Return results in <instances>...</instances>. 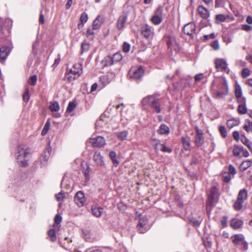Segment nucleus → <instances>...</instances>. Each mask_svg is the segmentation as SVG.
Segmentation results:
<instances>
[{
  "label": "nucleus",
  "instance_id": "f257e3e1",
  "mask_svg": "<svg viewBox=\"0 0 252 252\" xmlns=\"http://www.w3.org/2000/svg\"><path fill=\"white\" fill-rule=\"evenodd\" d=\"M30 150L26 145H19L15 153L16 160L18 164L21 166H26L28 164V156Z\"/></svg>",
  "mask_w": 252,
  "mask_h": 252
},
{
  "label": "nucleus",
  "instance_id": "f03ea898",
  "mask_svg": "<svg viewBox=\"0 0 252 252\" xmlns=\"http://www.w3.org/2000/svg\"><path fill=\"white\" fill-rule=\"evenodd\" d=\"M142 104L145 109H146L149 107H151L158 113H160L161 111L159 105L158 103V100L153 95L148 96L144 98L142 101Z\"/></svg>",
  "mask_w": 252,
  "mask_h": 252
},
{
  "label": "nucleus",
  "instance_id": "7ed1b4c3",
  "mask_svg": "<svg viewBox=\"0 0 252 252\" xmlns=\"http://www.w3.org/2000/svg\"><path fill=\"white\" fill-rule=\"evenodd\" d=\"M228 91L226 80L223 78L222 82L218 84L217 89L213 91V96L215 98H223Z\"/></svg>",
  "mask_w": 252,
  "mask_h": 252
},
{
  "label": "nucleus",
  "instance_id": "20e7f679",
  "mask_svg": "<svg viewBox=\"0 0 252 252\" xmlns=\"http://www.w3.org/2000/svg\"><path fill=\"white\" fill-rule=\"evenodd\" d=\"M218 198L219 194L218 189L215 187L211 188L208 195L207 209L208 210L209 206L211 207L214 206L218 202Z\"/></svg>",
  "mask_w": 252,
  "mask_h": 252
},
{
  "label": "nucleus",
  "instance_id": "39448f33",
  "mask_svg": "<svg viewBox=\"0 0 252 252\" xmlns=\"http://www.w3.org/2000/svg\"><path fill=\"white\" fill-rule=\"evenodd\" d=\"M247 197L248 192L247 190L245 189H241L238 193L237 200L233 205L234 209L237 211L241 209L243 204Z\"/></svg>",
  "mask_w": 252,
  "mask_h": 252
},
{
  "label": "nucleus",
  "instance_id": "423d86ee",
  "mask_svg": "<svg viewBox=\"0 0 252 252\" xmlns=\"http://www.w3.org/2000/svg\"><path fill=\"white\" fill-rule=\"evenodd\" d=\"M128 14L129 11L125 10L119 16L116 22V27L119 31H122L124 29L127 20Z\"/></svg>",
  "mask_w": 252,
  "mask_h": 252
},
{
  "label": "nucleus",
  "instance_id": "0eeeda50",
  "mask_svg": "<svg viewBox=\"0 0 252 252\" xmlns=\"http://www.w3.org/2000/svg\"><path fill=\"white\" fill-rule=\"evenodd\" d=\"M166 38L168 47L170 49V51L172 52H174L175 53L179 52L180 47L175 37L171 35H168Z\"/></svg>",
  "mask_w": 252,
  "mask_h": 252
},
{
  "label": "nucleus",
  "instance_id": "6e6552de",
  "mask_svg": "<svg viewBox=\"0 0 252 252\" xmlns=\"http://www.w3.org/2000/svg\"><path fill=\"white\" fill-rule=\"evenodd\" d=\"M162 21V10L161 7H158L155 12L154 14L151 18L152 23L155 25L160 24Z\"/></svg>",
  "mask_w": 252,
  "mask_h": 252
},
{
  "label": "nucleus",
  "instance_id": "1a4fd4ad",
  "mask_svg": "<svg viewBox=\"0 0 252 252\" xmlns=\"http://www.w3.org/2000/svg\"><path fill=\"white\" fill-rule=\"evenodd\" d=\"M231 239L234 244L239 245L241 243H243L244 244L245 249L248 248V243L245 240V237L243 234L234 235L231 237Z\"/></svg>",
  "mask_w": 252,
  "mask_h": 252
},
{
  "label": "nucleus",
  "instance_id": "9d476101",
  "mask_svg": "<svg viewBox=\"0 0 252 252\" xmlns=\"http://www.w3.org/2000/svg\"><path fill=\"white\" fill-rule=\"evenodd\" d=\"M141 32L142 34L147 38H152L154 34V28L147 24L142 26Z\"/></svg>",
  "mask_w": 252,
  "mask_h": 252
},
{
  "label": "nucleus",
  "instance_id": "9b49d317",
  "mask_svg": "<svg viewBox=\"0 0 252 252\" xmlns=\"http://www.w3.org/2000/svg\"><path fill=\"white\" fill-rule=\"evenodd\" d=\"M144 71L141 66L136 69L130 70L129 72V76L134 79H140L144 75Z\"/></svg>",
  "mask_w": 252,
  "mask_h": 252
},
{
  "label": "nucleus",
  "instance_id": "f8f14e48",
  "mask_svg": "<svg viewBox=\"0 0 252 252\" xmlns=\"http://www.w3.org/2000/svg\"><path fill=\"white\" fill-rule=\"evenodd\" d=\"M216 67L217 69L221 71H225L227 73L229 72V69L227 67V63L225 60L223 59H217L215 60Z\"/></svg>",
  "mask_w": 252,
  "mask_h": 252
},
{
  "label": "nucleus",
  "instance_id": "ddd939ff",
  "mask_svg": "<svg viewBox=\"0 0 252 252\" xmlns=\"http://www.w3.org/2000/svg\"><path fill=\"white\" fill-rule=\"evenodd\" d=\"M90 142L94 147H102L105 144V140L102 136H96L91 138Z\"/></svg>",
  "mask_w": 252,
  "mask_h": 252
},
{
  "label": "nucleus",
  "instance_id": "4468645a",
  "mask_svg": "<svg viewBox=\"0 0 252 252\" xmlns=\"http://www.w3.org/2000/svg\"><path fill=\"white\" fill-rule=\"evenodd\" d=\"M74 200L78 207L83 206L86 201L84 193L81 191H78L74 196Z\"/></svg>",
  "mask_w": 252,
  "mask_h": 252
},
{
  "label": "nucleus",
  "instance_id": "2eb2a0df",
  "mask_svg": "<svg viewBox=\"0 0 252 252\" xmlns=\"http://www.w3.org/2000/svg\"><path fill=\"white\" fill-rule=\"evenodd\" d=\"M147 223V219L146 218H141L139 219L137 228L140 233H144L147 231L149 228Z\"/></svg>",
  "mask_w": 252,
  "mask_h": 252
},
{
  "label": "nucleus",
  "instance_id": "dca6fc26",
  "mask_svg": "<svg viewBox=\"0 0 252 252\" xmlns=\"http://www.w3.org/2000/svg\"><path fill=\"white\" fill-rule=\"evenodd\" d=\"M239 106L237 108L238 112L241 114H245L247 112V108L246 105V98H241L238 100Z\"/></svg>",
  "mask_w": 252,
  "mask_h": 252
},
{
  "label": "nucleus",
  "instance_id": "f3484780",
  "mask_svg": "<svg viewBox=\"0 0 252 252\" xmlns=\"http://www.w3.org/2000/svg\"><path fill=\"white\" fill-rule=\"evenodd\" d=\"M195 31V26L193 23L186 24L183 28L184 33L187 35H192Z\"/></svg>",
  "mask_w": 252,
  "mask_h": 252
},
{
  "label": "nucleus",
  "instance_id": "a211bd4d",
  "mask_svg": "<svg viewBox=\"0 0 252 252\" xmlns=\"http://www.w3.org/2000/svg\"><path fill=\"white\" fill-rule=\"evenodd\" d=\"M92 214L97 218L100 217L103 213V208L96 205H93L92 206Z\"/></svg>",
  "mask_w": 252,
  "mask_h": 252
},
{
  "label": "nucleus",
  "instance_id": "6ab92c4d",
  "mask_svg": "<svg viewBox=\"0 0 252 252\" xmlns=\"http://www.w3.org/2000/svg\"><path fill=\"white\" fill-rule=\"evenodd\" d=\"M80 75V73H78V72L70 69L69 72L66 73L65 76L69 82H71L78 78Z\"/></svg>",
  "mask_w": 252,
  "mask_h": 252
},
{
  "label": "nucleus",
  "instance_id": "aec40b11",
  "mask_svg": "<svg viewBox=\"0 0 252 252\" xmlns=\"http://www.w3.org/2000/svg\"><path fill=\"white\" fill-rule=\"evenodd\" d=\"M199 15L203 19H207L210 16L209 10L202 5H199L197 8Z\"/></svg>",
  "mask_w": 252,
  "mask_h": 252
},
{
  "label": "nucleus",
  "instance_id": "412c9836",
  "mask_svg": "<svg viewBox=\"0 0 252 252\" xmlns=\"http://www.w3.org/2000/svg\"><path fill=\"white\" fill-rule=\"evenodd\" d=\"M93 160L96 164L99 166H102L104 164L103 158L99 152L96 151L94 153L93 156Z\"/></svg>",
  "mask_w": 252,
  "mask_h": 252
},
{
  "label": "nucleus",
  "instance_id": "4be33fe9",
  "mask_svg": "<svg viewBox=\"0 0 252 252\" xmlns=\"http://www.w3.org/2000/svg\"><path fill=\"white\" fill-rule=\"evenodd\" d=\"M10 51L7 46H3L0 48V60L2 62L5 60Z\"/></svg>",
  "mask_w": 252,
  "mask_h": 252
},
{
  "label": "nucleus",
  "instance_id": "5701e85b",
  "mask_svg": "<svg viewBox=\"0 0 252 252\" xmlns=\"http://www.w3.org/2000/svg\"><path fill=\"white\" fill-rule=\"evenodd\" d=\"M182 143L184 149L186 151H189L190 148V140L189 137H183L182 138Z\"/></svg>",
  "mask_w": 252,
  "mask_h": 252
},
{
  "label": "nucleus",
  "instance_id": "b1692460",
  "mask_svg": "<svg viewBox=\"0 0 252 252\" xmlns=\"http://www.w3.org/2000/svg\"><path fill=\"white\" fill-rule=\"evenodd\" d=\"M155 150H159L163 152H167V153H171L172 152V149L167 147L165 145L162 144L158 143L155 145Z\"/></svg>",
  "mask_w": 252,
  "mask_h": 252
},
{
  "label": "nucleus",
  "instance_id": "393cba45",
  "mask_svg": "<svg viewBox=\"0 0 252 252\" xmlns=\"http://www.w3.org/2000/svg\"><path fill=\"white\" fill-rule=\"evenodd\" d=\"M59 230V229H55L54 227L48 230V236L51 241L55 242L56 240L57 237L56 236V233Z\"/></svg>",
  "mask_w": 252,
  "mask_h": 252
},
{
  "label": "nucleus",
  "instance_id": "a878e982",
  "mask_svg": "<svg viewBox=\"0 0 252 252\" xmlns=\"http://www.w3.org/2000/svg\"><path fill=\"white\" fill-rule=\"evenodd\" d=\"M252 165V161L250 160H246L244 161L240 165L239 169L241 171H244L247 169Z\"/></svg>",
  "mask_w": 252,
  "mask_h": 252
},
{
  "label": "nucleus",
  "instance_id": "bb28decb",
  "mask_svg": "<svg viewBox=\"0 0 252 252\" xmlns=\"http://www.w3.org/2000/svg\"><path fill=\"white\" fill-rule=\"evenodd\" d=\"M243 224V221L237 219L232 220L230 225L234 229H238L240 228Z\"/></svg>",
  "mask_w": 252,
  "mask_h": 252
},
{
  "label": "nucleus",
  "instance_id": "cd10ccee",
  "mask_svg": "<svg viewBox=\"0 0 252 252\" xmlns=\"http://www.w3.org/2000/svg\"><path fill=\"white\" fill-rule=\"evenodd\" d=\"M102 24V20L101 19L100 16H97V18L94 21L92 28L93 30H97L98 29Z\"/></svg>",
  "mask_w": 252,
  "mask_h": 252
},
{
  "label": "nucleus",
  "instance_id": "c85d7f7f",
  "mask_svg": "<svg viewBox=\"0 0 252 252\" xmlns=\"http://www.w3.org/2000/svg\"><path fill=\"white\" fill-rule=\"evenodd\" d=\"M99 81L103 87L106 86L111 81L108 75H103L100 77Z\"/></svg>",
  "mask_w": 252,
  "mask_h": 252
},
{
  "label": "nucleus",
  "instance_id": "c756f323",
  "mask_svg": "<svg viewBox=\"0 0 252 252\" xmlns=\"http://www.w3.org/2000/svg\"><path fill=\"white\" fill-rule=\"evenodd\" d=\"M49 151H48V153H45L40 158V164L42 166H44L47 164V161L49 159Z\"/></svg>",
  "mask_w": 252,
  "mask_h": 252
},
{
  "label": "nucleus",
  "instance_id": "7c9ffc66",
  "mask_svg": "<svg viewBox=\"0 0 252 252\" xmlns=\"http://www.w3.org/2000/svg\"><path fill=\"white\" fill-rule=\"evenodd\" d=\"M62 217L59 215H56L54 218V224L53 226L55 229H59L60 227V223L62 221Z\"/></svg>",
  "mask_w": 252,
  "mask_h": 252
},
{
  "label": "nucleus",
  "instance_id": "2f4dec72",
  "mask_svg": "<svg viewBox=\"0 0 252 252\" xmlns=\"http://www.w3.org/2000/svg\"><path fill=\"white\" fill-rule=\"evenodd\" d=\"M194 143L197 147H200L204 143L203 135H195Z\"/></svg>",
  "mask_w": 252,
  "mask_h": 252
},
{
  "label": "nucleus",
  "instance_id": "473e14b6",
  "mask_svg": "<svg viewBox=\"0 0 252 252\" xmlns=\"http://www.w3.org/2000/svg\"><path fill=\"white\" fill-rule=\"evenodd\" d=\"M235 96L237 98L238 100L240 99L241 98H245L244 97H242V89H241V86L238 84H236L235 86Z\"/></svg>",
  "mask_w": 252,
  "mask_h": 252
},
{
  "label": "nucleus",
  "instance_id": "72a5a7b5",
  "mask_svg": "<svg viewBox=\"0 0 252 252\" xmlns=\"http://www.w3.org/2000/svg\"><path fill=\"white\" fill-rule=\"evenodd\" d=\"M169 131V127L165 125H161L158 130V132L161 134L167 135Z\"/></svg>",
  "mask_w": 252,
  "mask_h": 252
},
{
  "label": "nucleus",
  "instance_id": "f704fd0d",
  "mask_svg": "<svg viewBox=\"0 0 252 252\" xmlns=\"http://www.w3.org/2000/svg\"><path fill=\"white\" fill-rule=\"evenodd\" d=\"M127 134L128 132L127 131H123L116 133L117 137L122 141L125 140L126 139Z\"/></svg>",
  "mask_w": 252,
  "mask_h": 252
},
{
  "label": "nucleus",
  "instance_id": "c9c22d12",
  "mask_svg": "<svg viewBox=\"0 0 252 252\" xmlns=\"http://www.w3.org/2000/svg\"><path fill=\"white\" fill-rule=\"evenodd\" d=\"M49 108L51 111L57 112L59 110L60 106L57 102L51 103L50 105Z\"/></svg>",
  "mask_w": 252,
  "mask_h": 252
},
{
  "label": "nucleus",
  "instance_id": "e433bc0d",
  "mask_svg": "<svg viewBox=\"0 0 252 252\" xmlns=\"http://www.w3.org/2000/svg\"><path fill=\"white\" fill-rule=\"evenodd\" d=\"M244 128L247 132L252 133V122L248 121L244 125Z\"/></svg>",
  "mask_w": 252,
  "mask_h": 252
},
{
  "label": "nucleus",
  "instance_id": "4c0bfd02",
  "mask_svg": "<svg viewBox=\"0 0 252 252\" xmlns=\"http://www.w3.org/2000/svg\"><path fill=\"white\" fill-rule=\"evenodd\" d=\"M242 150L243 149L237 146H234L233 149V154L235 156H239Z\"/></svg>",
  "mask_w": 252,
  "mask_h": 252
},
{
  "label": "nucleus",
  "instance_id": "58836bf2",
  "mask_svg": "<svg viewBox=\"0 0 252 252\" xmlns=\"http://www.w3.org/2000/svg\"><path fill=\"white\" fill-rule=\"evenodd\" d=\"M189 220L190 222L192 223V224L194 225L198 226L199 225L201 222V220H197L196 218H194L193 217H189Z\"/></svg>",
  "mask_w": 252,
  "mask_h": 252
},
{
  "label": "nucleus",
  "instance_id": "ea45409f",
  "mask_svg": "<svg viewBox=\"0 0 252 252\" xmlns=\"http://www.w3.org/2000/svg\"><path fill=\"white\" fill-rule=\"evenodd\" d=\"M112 57L115 63L118 62L122 59V56L120 53H116Z\"/></svg>",
  "mask_w": 252,
  "mask_h": 252
},
{
  "label": "nucleus",
  "instance_id": "a19ab883",
  "mask_svg": "<svg viewBox=\"0 0 252 252\" xmlns=\"http://www.w3.org/2000/svg\"><path fill=\"white\" fill-rule=\"evenodd\" d=\"M50 127V123L49 122H47L44 126L41 131V134L42 135H45L47 133L48 131L49 130Z\"/></svg>",
  "mask_w": 252,
  "mask_h": 252
},
{
  "label": "nucleus",
  "instance_id": "79ce46f5",
  "mask_svg": "<svg viewBox=\"0 0 252 252\" xmlns=\"http://www.w3.org/2000/svg\"><path fill=\"white\" fill-rule=\"evenodd\" d=\"M23 98L24 101L25 102H27L29 101L30 98V94H29V90L27 87L25 88V92L23 94Z\"/></svg>",
  "mask_w": 252,
  "mask_h": 252
},
{
  "label": "nucleus",
  "instance_id": "37998d69",
  "mask_svg": "<svg viewBox=\"0 0 252 252\" xmlns=\"http://www.w3.org/2000/svg\"><path fill=\"white\" fill-rule=\"evenodd\" d=\"M238 125V122L234 120H229L227 121V126L231 128Z\"/></svg>",
  "mask_w": 252,
  "mask_h": 252
},
{
  "label": "nucleus",
  "instance_id": "c03bdc74",
  "mask_svg": "<svg viewBox=\"0 0 252 252\" xmlns=\"http://www.w3.org/2000/svg\"><path fill=\"white\" fill-rule=\"evenodd\" d=\"M89 47L90 46L88 43L86 42H82L81 44V53H83L88 51Z\"/></svg>",
  "mask_w": 252,
  "mask_h": 252
},
{
  "label": "nucleus",
  "instance_id": "a18cd8bd",
  "mask_svg": "<svg viewBox=\"0 0 252 252\" xmlns=\"http://www.w3.org/2000/svg\"><path fill=\"white\" fill-rule=\"evenodd\" d=\"M105 65L110 66L115 63L114 61H113V58L111 56H108L105 58Z\"/></svg>",
  "mask_w": 252,
  "mask_h": 252
},
{
  "label": "nucleus",
  "instance_id": "49530a36",
  "mask_svg": "<svg viewBox=\"0 0 252 252\" xmlns=\"http://www.w3.org/2000/svg\"><path fill=\"white\" fill-rule=\"evenodd\" d=\"M88 19V14L86 12H83L80 18V22L82 23H85L87 22Z\"/></svg>",
  "mask_w": 252,
  "mask_h": 252
},
{
  "label": "nucleus",
  "instance_id": "de8ad7c7",
  "mask_svg": "<svg viewBox=\"0 0 252 252\" xmlns=\"http://www.w3.org/2000/svg\"><path fill=\"white\" fill-rule=\"evenodd\" d=\"M76 105L75 103L73 102H70L68 105V106L66 109V112L70 113L75 108Z\"/></svg>",
  "mask_w": 252,
  "mask_h": 252
},
{
  "label": "nucleus",
  "instance_id": "09e8293b",
  "mask_svg": "<svg viewBox=\"0 0 252 252\" xmlns=\"http://www.w3.org/2000/svg\"><path fill=\"white\" fill-rule=\"evenodd\" d=\"M94 33L93 32V30L91 29H88L86 33V36L89 38V39L92 40L94 37Z\"/></svg>",
  "mask_w": 252,
  "mask_h": 252
},
{
  "label": "nucleus",
  "instance_id": "8fccbe9b",
  "mask_svg": "<svg viewBox=\"0 0 252 252\" xmlns=\"http://www.w3.org/2000/svg\"><path fill=\"white\" fill-rule=\"evenodd\" d=\"M71 69L78 72V73H80V71L82 70V65L80 63H75Z\"/></svg>",
  "mask_w": 252,
  "mask_h": 252
},
{
  "label": "nucleus",
  "instance_id": "3c124183",
  "mask_svg": "<svg viewBox=\"0 0 252 252\" xmlns=\"http://www.w3.org/2000/svg\"><path fill=\"white\" fill-rule=\"evenodd\" d=\"M242 142L251 151H252V147L249 140L244 136V139H242Z\"/></svg>",
  "mask_w": 252,
  "mask_h": 252
},
{
  "label": "nucleus",
  "instance_id": "603ef678",
  "mask_svg": "<svg viewBox=\"0 0 252 252\" xmlns=\"http://www.w3.org/2000/svg\"><path fill=\"white\" fill-rule=\"evenodd\" d=\"M250 75V70L248 68H244L242 71V76L246 78Z\"/></svg>",
  "mask_w": 252,
  "mask_h": 252
},
{
  "label": "nucleus",
  "instance_id": "864d4df0",
  "mask_svg": "<svg viewBox=\"0 0 252 252\" xmlns=\"http://www.w3.org/2000/svg\"><path fill=\"white\" fill-rule=\"evenodd\" d=\"M36 81H37L36 76L33 75L29 78L28 82L30 85L34 86L36 84Z\"/></svg>",
  "mask_w": 252,
  "mask_h": 252
},
{
  "label": "nucleus",
  "instance_id": "5fc2aeb1",
  "mask_svg": "<svg viewBox=\"0 0 252 252\" xmlns=\"http://www.w3.org/2000/svg\"><path fill=\"white\" fill-rule=\"evenodd\" d=\"M226 19V16L223 14H218L216 16V19L217 21L224 22Z\"/></svg>",
  "mask_w": 252,
  "mask_h": 252
},
{
  "label": "nucleus",
  "instance_id": "6e6d98bb",
  "mask_svg": "<svg viewBox=\"0 0 252 252\" xmlns=\"http://www.w3.org/2000/svg\"><path fill=\"white\" fill-rule=\"evenodd\" d=\"M64 197L65 194L62 192H60L56 195V199L58 201L62 200Z\"/></svg>",
  "mask_w": 252,
  "mask_h": 252
},
{
  "label": "nucleus",
  "instance_id": "4d7b16f0",
  "mask_svg": "<svg viewBox=\"0 0 252 252\" xmlns=\"http://www.w3.org/2000/svg\"><path fill=\"white\" fill-rule=\"evenodd\" d=\"M220 131L223 137H225L227 136L226 130L224 126H221L220 127Z\"/></svg>",
  "mask_w": 252,
  "mask_h": 252
},
{
  "label": "nucleus",
  "instance_id": "13d9d810",
  "mask_svg": "<svg viewBox=\"0 0 252 252\" xmlns=\"http://www.w3.org/2000/svg\"><path fill=\"white\" fill-rule=\"evenodd\" d=\"M130 45L127 42H124L123 46V51L125 52H127L129 51Z\"/></svg>",
  "mask_w": 252,
  "mask_h": 252
},
{
  "label": "nucleus",
  "instance_id": "bf43d9fd",
  "mask_svg": "<svg viewBox=\"0 0 252 252\" xmlns=\"http://www.w3.org/2000/svg\"><path fill=\"white\" fill-rule=\"evenodd\" d=\"M212 47L215 50H217L219 49L220 45L219 43L218 40L214 41L212 44H211Z\"/></svg>",
  "mask_w": 252,
  "mask_h": 252
},
{
  "label": "nucleus",
  "instance_id": "052dcab7",
  "mask_svg": "<svg viewBox=\"0 0 252 252\" xmlns=\"http://www.w3.org/2000/svg\"><path fill=\"white\" fill-rule=\"evenodd\" d=\"M242 30L246 32H250L252 30V27L251 26L244 24L242 25Z\"/></svg>",
  "mask_w": 252,
  "mask_h": 252
},
{
  "label": "nucleus",
  "instance_id": "680f3d73",
  "mask_svg": "<svg viewBox=\"0 0 252 252\" xmlns=\"http://www.w3.org/2000/svg\"><path fill=\"white\" fill-rule=\"evenodd\" d=\"M229 172L232 175H235L236 173V170L235 167L232 165H230L229 166Z\"/></svg>",
  "mask_w": 252,
  "mask_h": 252
},
{
  "label": "nucleus",
  "instance_id": "e2e57ef3",
  "mask_svg": "<svg viewBox=\"0 0 252 252\" xmlns=\"http://www.w3.org/2000/svg\"><path fill=\"white\" fill-rule=\"evenodd\" d=\"M227 218L226 217H223L220 220L221 224L223 227H225L227 225Z\"/></svg>",
  "mask_w": 252,
  "mask_h": 252
},
{
  "label": "nucleus",
  "instance_id": "0e129e2a",
  "mask_svg": "<svg viewBox=\"0 0 252 252\" xmlns=\"http://www.w3.org/2000/svg\"><path fill=\"white\" fill-rule=\"evenodd\" d=\"M204 75L202 73H200L198 74H197L195 76V80L196 82L199 81L200 80H201L203 78Z\"/></svg>",
  "mask_w": 252,
  "mask_h": 252
},
{
  "label": "nucleus",
  "instance_id": "69168bd1",
  "mask_svg": "<svg viewBox=\"0 0 252 252\" xmlns=\"http://www.w3.org/2000/svg\"><path fill=\"white\" fill-rule=\"evenodd\" d=\"M204 37L205 39H206V40H208L210 38L213 39L215 37V35L214 33H212L210 34L204 35Z\"/></svg>",
  "mask_w": 252,
  "mask_h": 252
},
{
  "label": "nucleus",
  "instance_id": "338daca9",
  "mask_svg": "<svg viewBox=\"0 0 252 252\" xmlns=\"http://www.w3.org/2000/svg\"><path fill=\"white\" fill-rule=\"evenodd\" d=\"M233 136L234 138L237 140L238 141L239 139V133L238 131H235L233 133Z\"/></svg>",
  "mask_w": 252,
  "mask_h": 252
},
{
  "label": "nucleus",
  "instance_id": "774afa93",
  "mask_svg": "<svg viewBox=\"0 0 252 252\" xmlns=\"http://www.w3.org/2000/svg\"><path fill=\"white\" fill-rule=\"evenodd\" d=\"M222 178H223V181L226 183L228 182L230 180V178L229 176L227 174L223 175Z\"/></svg>",
  "mask_w": 252,
  "mask_h": 252
}]
</instances>
